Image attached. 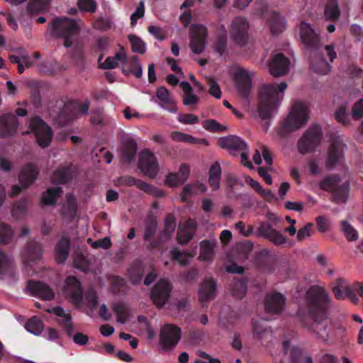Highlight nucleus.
<instances>
[{
    "label": "nucleus",
    "instance_id": "obj_50",
    "mask_svg": "<svg viewBox=\"0 0 363 363\" xmlns=\"http://www.w3.org/2000/svg\"><path fill=\"white\" fill-rule=\"evenodd\" d=\"M13 236L11 228L4 224L0 225V244L9 242Z\"/></svg>",
    "mask_w": 363,
    "mask_h": 363
},
{
    "label": "nucleus",
    "instance_id": "obj_20",
    "mask_svg": "<svg viewBox=\"0 0 363 363\" xmlns=\"http://www.w3.org/2000/svg\"><path fill=\"white\" fill-rule=\"evenodd\" d=\"M18 121L13 114L2 116L0 118V136L3 138L13 135L17 130Z\"/></svg>",
    "mask_w": 363,
    "mask_h": 363
},
{
    "label": "nucleus",
    "instance_id": "obj_25",
    "mask_svg": "<svg viewBox=\"0 0 363 363\" xmlns=\"http://www.w3.org/2000/svg\"><path fill=\"white\" fill-rule=\"evenodd\" d=\"M285 305V298L279 293L269 294L265 298V310L271 313H281Z\"/></svg>",
    "mask_w": 363,
    "mask_h": 363
},
{
    "label": "nucleus",
    "instance_id": "obj_49",
    "mask_svg": "<svg viewBox=\"0 0 363 363\" xmlns=\"http://www.w3.org/2000/svg\"><path fill=\"white\" fill-rule=\"evenodd\" d=\"M253 336L262 339L264 333H267V328L263 325L262 321L255 320L252 323Z\"/></svg>",
    "mask_w": 363,
    "mask_h": 363
},
{
    "label": "nucleus",
    "instance_id": "obj_42",
    "mask_svg": "<svg viewBox=\"0 0 363 363\" xmlns=\"http://www.w3.org/2000/svg\"><path fill=\"white\" fill-rule=\"evenodd\" d=\"M346 108L347 104H344L339 106L334 113L336 121L345 125L350 123L349 116L346 114Z\"/></svg>",
    "mask_w": 363,
    "mask_h": 363
},
{
    "label": "nucleus",
    "instance_id": "obj_35",
    "mask_svg": "<svg viewBox=\"0 0 363 363\" xmlns=\"http://www.w3.org/2000/svg\"><path fill=\"white\" fill-rule=\"evenodd\" d=\"M206 191V186L201 183H196L193 184H189L184 186L182 191V199L184 201L186 200V198L191 194H201Z\"/></svg>",
    "mask_w": 363,
    "mask_h": 363
},
{
    "label": "nucleus",
    "instance_id": "obj_8",
    "mask_svg": "<svg viewBox=\"0 0 363 363\" xmlns=\"http://www.w3.org/2000/svg\"><path fill=\"white\" fill-rule=\"evenodd\" d=\"M323 54L328 56L330 62L337 56L333 45H325L320 49V52H314L311 57V67L313 72L319 74H326L330 70V65L323 58Z\"/></svg>",
    "mask_w": 363,
    "mask_h": 363
},
{
    "label": "nucleus",
    "instance_id": "obj_53",
    "mask_svg": "<svg viewBox=\"0 0 363 363\" xmlns=\"http://www.w3.org/2000/svg\"><path fill=\"white\" fill-rule=\"evenodd\" d=\"M131 184L136 186L138 188L149 193V194H157V190L155 189L152 186L145 183L144 182L141 180H136V179H132L131 180Z\"/></svg>",
    "mask_w": 363,
    "mask_h": 363
},
{
    "label": "nucleus",
    "instance_id": "obj_37",
    "mask_svg": "<svg viewBox=\"0 0 363 363\" xmlns=\"http://www.w3.org/2000/svg\"><path fill=\"white\" fill-rule=\"evenodd\" d=\"M341 231L348 241H356L359 238L357 230L347 221H341Z\"/></svg>",
    "mask_w": 363,
    "mask_h": 363
},
{
    "label": "nucleus",
    "instance_id": "obj_64",
    "mask_svg": "<svg viewBox=\"0 0 363 363\" xmlns=\"http://www.w3.org/2000/svg\"><path fill=\"white\" fill-rule=\"evenodd\" d=\"M178 121L184 124H195L198 122L199 118L196 115L192 113L189 114H179Z\"/></svg>",
    "mask_w": 363,
    "mask_h": 363
},
{
    "label": "nucleus",
    "instance_id": "obj_57",
    "mask_svg": "<svg viewBox=\"0 0 363 363\" xmlns=\"http://www.w3.org/2000/svg\"><path fill=\"white\" fill-rule=\"evenodd\" d=\"M68 170L65 168L57 169L53 175L52 180L54 182L63 183L68 179Z\"/></svg>",
    "mask_w": 363,
    "mask_h": 363
},
{
    "label": "nucleus",
    "instance_id": "obj_2",
    "mask_svg": "<svg viewBox=\"0 0 363 363\" xmlns=\"http://www.w3.org/2000/svg\"><path fill=\"white\" fill-rule=\"evenodd\" d=\"M52 34L56 38L64 39V45L74 61L82 57L81 45L79 40V26L72 19L65 17L56 18L49 26Z\"/></svg>",
    "mask_w": 363,
    "mask_h": 363
},
{
    "label": "nucleus",
    "instance_id": "obj_48",
    "mask_svg": "<svg viewBox=\"0 0 363 363\" xmlns=\"http://www.w3.org/2000/svg\"><path fill=\"white\" fill-rule=\"evenodd\" d=\"M270 242L277 245H284L286 242V237L279 230H274L267 238Z\"/></svg>",
    "mask_w": 363,
    "mask_h": 363
},
{
    "label": "nucleus",
    "instance_id": "obj_33",
    "mask_svg": "<svg viewBox=\"0 0 363 363\" xmlns=\"http://www.w3.org/2000/svg\"><path fill=\"white\" fill-rule=\"evenodd\" d=\"M221 169L218 163L213 164L209 170V184L213 189H218L220 186Z\"/></svg>",
    "mask_w": 363,
    "mask_h": 363
},
{
    "label": "nucleus",
    "instance_id": "obj_7",
    "mask_svg": "<svg viewBox=\"0 0 363 363\" xmlns=\"http://www.w3.org/2000/svg\"><path fill=\"white\" fill-rule=\"evenodd\" d=\"M250 23L243 16L234 18L229 28L230 39L238 46L242 47L249 41Z\"/></svg>",
    "mask_w": 363,
    "mask_h": 363
},
{
    "label": "nucleus",
    "instance_id": "obj_27",
    "mask_svg": "<svg viewBox=\"0 0 363 363\" xmlns=\"http://www.w3.org/2000/svg\"><path fill=\"white\" fill-rule=\"evenodd\" d=\"M216 241L203 240L199 244V259L211 263L215 257Z\"/></svg>",
    "mask_w": 363,
    "mask_h": 363
},
{
    "label": "nucleus",
    "instance_id": "obj_31",
    "mask_svg": "<svg viewBox=\"0 0 363 363\" xmlns=\"http://www.w3.org/2000/svg\"><path fill=\"white\" fill-rule=\"evenodd\" d=\"M25 328L28 333L39 335L43 332L44 325L40 318L33 316L26 323Z\"/></svg>",
    "mask_w": 363,
    "mask_h": 363
},
{
    "label": "nucleus",
    "instance_id": "obj_54",
    "mask_svg": "<svg viewBox=\"0 0 363 363\" xmlns=\"http://www.w3.org/2000/svg\"><path fill=\"white\" fill-rule=\"evenodd\" d=\"M351 115L356 120L363 117V98L359 99L353 105L351 111Z\"/></svg>",
    "mask_w": 363,
    "mask_h": 363
},
{
    "label": "nucleus",
    "instance_id": "obj_59",
    "mask_svg": "<svg viewBox=\"0 0 363 363\" xmlns=\"http://www.w3.org/2000/svg\"><path fill=\"white\" fill-rule=\"evenodd\" d=\"M274 230V229L269 223L263 222L260 223L257 228V233L259 235L267 238Z\"/></svg>",
    "mask_w": 363,
    "mask_h": 363
},
{
    "label": "nucleus",
    "instance_id": "obj_14",
    "mask_svg": "<svg viewBox=\"0 0 363 363\" xmlns=\"http://www.w3.org/2000/svg\"><path fill=\"white\" fill-rule=\"evenodd\" d=\"M139 168L147 176L155 177L159 170L156 157L149 150H145L140 154Z\"/></svg>",
    "mask_w": 363,
    "mask_h": 363
},
{
    "label": "nucleus",
    "instance_id": "obj_34",
    "mask_svg": "<svg viewBox=\"0 0 363 363\" xmlns=\"http://www.w3.org/2000/svg\"><path fill=\"white\" fill-rule=\"evenodd\" d=\"M340 10L337 0H328L325 9V17L329 20H336L339 18Z\"/></svg>",
    "mask_w": 363,
    "mask_h": 363
},
{
    "label": "nucleus",
    "instance_id": "obj_4",
    "mask_svg": "<svg viewBox=\"0 0 363 363\" xmlns=\"http://www.w3.org/2000/svg\"><path fill=\"white\" fill-rule=\"evenodd\" d=\"M63 293L69 301L77 306H81L86 302L90 306L94 307L97 303L95 291L90 290L83 294L80 282L74 277L67 278Z\"/></svg>",
    "mask_w": 363,
    "mask_h": 363
},
{
    "label": "nucleus",
    "instance_id": "obj_28",
    "mask_svg": "<svg viewBox=\"0 0 363 363\" xmlns=\"http://www.w3.org/2000/svg\"><path fill=\"white\" fill-rule=\"evenodd\" d=\"M196 223L193 220H189L183 224L179 225L177 239L179 243L186 244L192 239Z\"/></svg>",
    "mask_w": 363,
    "mask_h": 363
},
{
    "label": "nucleus",
    "instance_id": "obj_39",
    "mask_svg": "<svg viewBox=\"0 0 363 363\" xmlns=\"http://www.w3.org/2000/svg\"><path fill=\"white\" fill-rule=\"evenodd\" d=\"M18 55H11L9 59L12 63L18 64L21 62L25 63V66L29 67L32 66L33 62L30 57L27 55V53L23 49H18L17 50Z\"/></svg>",
    "mask_w": 363,
    "mask_h": 363
},
{
    "label": "nucleus",
    "instance_id": "obj_47",
    "mask_svg": "<svg viewBox=\"0 0 363 363\" xmlns=\"http://www.w3.org/2000/svg\"><path fill=\"white\" fill-rule=\"evenodd\" d=\"M113 310L118 316V322L120 323H125L128 319V308L123 304H116Z\"/></svg>",
    "mask_w": 363,
    "mask_h": 363
},
{
    "label": "nucleus",
    "instance_id": "obj_30",
    "mask_svg": "<svg viewBox=\"0 0 363 363\" xmlns=\"http://www.w3.org/2000/svg\"><path fill=\"white\" fill-rule=\"evenodd\" d=\"M13 262L11 258L5 252L0 251V278L12 272Z\"/></svg>",
    "mask_w": 363,
    "mask_h": 363
},
{
    "label": "nucleus",
    "instance_id": "obj_21",
    "mask_svg": "<svg viewBox=\"0 0 363 363\" xmlns=\"http://www.w3.org/2000/svg\"><path fill=\"white\" fill-rule=\"evenodd\" d=\"M26 289L32 295L39 296L44 300H51L54 298L53 291L43 283L29 281Z\"/></svg>",
    "mask_w": 363,
    "mask_h": 363
},
{
    "label": "nucleus",
    "instance_id": "obj_38",
    "mask_svg": "<svg viewBox=\"0 0 363 363\" xmlns=\"http://www.w3.org/2000/svg\"><path fill=\"white\" fill-rule=\"evenodd\" d=\"M60 188H50L43 193L42 201L45 205H52L56 202V200L60 196Z\"/></svg>",
    "mask_w": 363,
    "mask_h": 363
},
{
    "label": "nucleus",
    "instance_id": "obj_15",
    "mask_svg": "<svg viewBox=\"0 0 363 363\" xmlns=\"http://www.w3.org/2000/svg\"><path fill=\"white\" fill-rule=\"evenodd\" d=\"M356 284L353 286L347 284L343 279H337L332 286V291L336 299L342 300L347 297L353 303L358 301V298L355 294Z\"/></svg>",
    "mask_w": 363,
    "mask_h": 363
},
{
    "label": "nucleus",
    "instance_id": "obj_13",
    "mask_svg": "<svg viewBox=\"0 0 363 363\" xmlns=\"http://www.w3.org/2000/svg\"><path fill=\"white\" fill-rule=\"evenodd\" d=\"M207 30L200 24L193 25L190 34V48L195 54H201L206 48Z\"/></svg>",
    "mask_w": 363,
    "mask_h": 363
},
{
    "label": "nucleus",
    "instance_id": "obj_16",
    "mask_svg": "<svg viewBox=\"0 0 363 363\" xmlns=\"http://www.w3.org/2000/svg\"><path fill=\"white\" fill-rule=\"evenodd\" d=\"M38 174L37 167L34 164H29L26 165L19 176L21 186H13L11 192V195L17 194L21 187L26 189L33 183L37 178Z\"/></svg>",
    "mask_w": 363,
    "mask_h": 363
},
{
    "label": "nucleus",
    "instance_id": "obj_17",
    "mask_svg": "<svg viewBox=\"0 0 363 363\" xmlns=\"http://www.w3.org/2000/svg\"><path fill=\"white\" fill-rule=\"evenodd\" d=\"M345 145L340 138L334 139L328 149L326 166L328 169L333 168L340 163L343 157Z\"/></svg>",
    "mask_w": 363,
    "mask_h": 363
},
{
    "label": "nucleus",
    "instance_id": "obj_24",
    "mask_svg": "<svg viewBox=\"0 0 363 363\" xmlns=\"http://www.w3.org/2000/svg\"><path fill=\"white\" fill-rule=\"evenodd\" d=\"M216 292L217 286L216 281L211 278L206 279L199 287V300L203 303L213 300L216 296Z\"/></svg>",
    "mask_w": 363,
    "mask_h": 363
},
{
    "label": "nucleus",
    "instance_id": "obj_41",
    "mask_svg": "<svg viewBox=\"0 0 363 363\" xmlns=\"http://www.w3.org/2000/svg\"><path fill=\"white\" fill-rule=\"evenodd\" d=\"M50 4V0H35L28 6V11L30 13H40L46 10Z\"/></svg>",
    "mask_w": 363,
    "mask_h": 363
},
{
    "label": "nucleus",
    "instance_id": "obj_23",
    "mask_svg": "<svg viewBox=\"0 0 363 363\" xmlns=\"http://www.w3.org/2000/svg\"><path fill=\"white\" fill-rule=\"evenodd\" d=\"M298 35L302 43L308 47H312L319 41L318 34L312 29L308 23L305 22H302L299 25Z\"/></svg>",
    "mask_w": 363,
    "mask_h": 363
},
{
    "label": "nucleus",
    "instance_id": "obj_51",
    "mask_svg": "<svg viewBox=\"0 0 363 363\" xmlns=\"http://www.w3.org/2000/svg\"><path fill=\"white\" fill-rule=\"evenodd\" d=\"M203 127L207 130L214 131V132H221L225 129V128L219 124L217 121L214 120H206L203 123Z\"/></svg>",
    "mask_w": 363,
    "mask_h": 363
},
{
    "label": "nucleus",
    "instance_id": "obj_10",
    "mask_svg": "<svg viewBox=\"0 0 363 363\" xmlns=\"http://www.w3.org/2000/svg\"><path fill=\"white\" fill-rule=\"evenodd\" d=\"M182 337V330L174 324L164 325L160 332V345L162 349L168 350L177 346Z\"/></svg>",
    "mask_w": 363,
    "mask_h": 363
},
{
    "label": "nucleus",
    "instance_id": "obj_1",
    "mask_svg": "<svg viewBox=\"0 0 363 363\" xmlns=\"http://www.w3.org/2000/svg\"><path fill=\"white\" fill-rule=\"evenodd\" d=\"M305 305L298 308L297 316L305 327L315 333L320 339L327 340L330 336L327 330L325 308L330 303V297L322 287L311 289Z\"/></svg>",
    "mask_w": 363,
    "mask_h": 363
},
{
    "label": "nucleus",
    "instance_id": "obj_26",
    "mask_svg": "<svg viewBox=\"0 0 363 363\" xmlns=\"http://www.w3.org/2000/svg\"><path fill=\"white\" fill-rule=\"evenodd\" d=\"M156 95L160 101V106L162 108L170 113L177 112V106L176 101L165 87H159L157 89Z\"/></svg>",
    "mask_w": 363,
    "mask_h": 363
},
{
    "label": "nucleus",
    "instance_id": "obj_5",
    "mask_svg": "<svg viewBox=\"0 0 363 363\" xmlns=\"http://www.w3.org/2000/svg\"><path fill=\"white\" fill-rule=\"evenodd\" d=\"M308 119L309 111L306 103L300 100L295 101L282 122L281 130L286 132L297 130L305 125Z\"/></svg>",
    "mask_w": 363,
    "mask_h": 363
},
{
    "label": "nucleus",
    "instance_id": "obj_19",
    "mask_svg": "<svg viewBox=\"0 0 363 363\" xmlns=\"http://www.w3.org/2000/svg\"><path fill=\"white\" fill-rule=\"evenodd\" d=\"M267 24L272 35H277L281 33L286 28V21L278 13L269 11L263 14Z\"/></svg>",
    "mask_w": 363,
    "mask_h": 363
},
{
    "label": "nucleus",
    "instance_id": "obj_44",
    "mask_svg": "<svg viewBox=\"0 0 363 363\" xmlns=\"http://www.w3.org/2000/svg\"><path fill=\"white\" fill-rule=\"evenodd\" d=\"M171 136L172 138L176 142H183L191 144H194L196 142V139L191 135L186 134L180 131L173 132Z\"/></svg>",
    "mask_w": 363,
    "mask_h": 363
},
{
    "label": "nucleus",
    "instance_id": "obj_52",
    "mask_svg": "<svg viewBox=\"0 0 363 363\" xmlns=\"http://www.w3.org/2000/svg\"><path fill=\"white\" fill-rule=\"evenodd\" d=\"M131 184L136 186L138 188L149 193V194H157V190L155 189L152 186L145 183L144 182L141 180H136V179H132L131 180Z\"/></svg>",
    "mask_w": 363,
    "mask_h": 363
},
{
    "label": "nucleus",
    "instance_id": "obj_29",
    "mask_svg": "<svg viewBox=\"0 0 363 363\" xmlns=\"http://www.w3.org/2000/svg\"><path fill=\"white\" fill-rule=\"evenodd\" d=\"M69 240L66 237H62L55 247V258L58 262H64L69 255Z\"/></svg>",
    "mask_w": 363,
    "mask_h": 363
},
{
    "label": "nucleus",
    "instance_id": "obj_11",
    "mask_svg": "<svg viewBox=\"0 0 363 363\" xmlns=\"http://www.w3.org/2000/svg\"><path fill=\"white\" fill-rule=\"evenodd\" d=\"M29 128L35 135L37 142L40 147H45L50 145L53 133L50 126L38 118H32L29 123Z\"/></svg>",
    "mask_w": 363,
    "mask_h": 363
},
{
    "label": "nucleus",
    "instance_id": "obj_58",
    "mask_svg": "<svg viewBox=\"0 0 363 363\" xmlns=\"http://www.w3.org/2000/svg\"><path fill=\"white\" fill-rule=\"evenodd\" d=\"M317 228L320 233H325L330 228V222L328 218L325 216H318L316 218Z\"/></svg>",
    "mask_w": 363,
    "mask_h": 363
},
{
    "label": "nucleus",
    "instance_id": "obj_12",
    "mask_svg": "<svg viewBox=\"0 0 363 363\" xmlns=\"http://www.w3.org/2000/svg\"><path fill=\"white\" fill-rule=\"evenodd\" d=\"M172 286L167 279H160L153 287L150 298L157 308L163 307L169 298Z\"/></svg>",
    "mask_w": 363,
    "mask_h": 363
},
{
    "label": "nucleus",
    "instance_id": "obj_40",
    "mask_svg": "<svg viewBox=\"0 0 363 363\" xmlns=\"http://www.w3.org/2000/svg\"><path fill=\"white\" fill-rule=\"evenodd\" d=\"M128 39L130 42L133 52L138 53H143L145 52V44L140 38L130 35L128 36Z\"/></svg>",
    "mask_w": 363,
    "mask_h": 363
},
{
    "label": "nucleus",
    "instance_id": "obj_18",
    "mask_svg": "<svg viewBox=\"0 0 363 363\" xmlns=\"http://www.w3.org/2000/svg\"><path fill=\"white\" fill-rule=\"evenodd\" d=\"M289 60L283 54H276L269 63V71L274 77H281L289 72Z\"/></svg>",
    "mask_w": 363,
    "mask_h": 363
},
{
    "label": "nucleus",
    "instance_id": "obj_60",
    "mask_svg": "<svg viewBox=\"0 0 363 363\" xmlns=\"http://www.w3.org/2000/svg\"><path fill=\"white\" fill-rule=\"evenodd\" d=\"M145 6L143 1H140L135 11L130 16L131 24L135 26L138 20L144 16Z\"/></svg>",
    "mask_w": 363,
    "mask_h": 363
},
{
    "label": "nucleus",
    "instance_id": "obj_36",
    "mask_svg": "<svg viewBox=\"0 0 363 363\" xmlns=\"http://www.w3.org/2000/svg\"><path fill=\"white\" fill-rule=\"evenodd\" d=\"M170 255L172 259L177 262L181 266H186L189 264L191 259L194 256V254L182 252L176 248L171 250Z\"/></svg>",
    "mask_w": 363,
    "mask_h": 363
},
{
    "label": "nucleus",
    "instance_id": "obj_3",
    "mask_svg": "<svg viewBox=\"0 0 363 363\" xmlns=\"http://www.w3.org/2000/svg\"><path fill=\"white\" fill-rule=\"evenodd\" d=\"M286 87V82L264 84L260 87L257 108V113L260 118L268 119L276 113Z\"/></svg>",
    "mask_w": 363,
    "mask_h": 363
},
{
    "label": "nucleus",
    "instance_id": "obj_22",
    "mask_svg": "<svg viewBox=\"0 0 363 363\" xmlns=\"http://www.w3.org/2000/svg\"><path fill=\"white\" fill-rule=\"evenodd\" d=\"M50 313H53L57 316L60 319L58 323L63 327L69 336L74 334V327L72 323L71 315L69 313L65 312L61 307H52L46 309Z\"/></svg>",
    "mask_w": 363,
    "mask_h": 363
},
{
    "label": "nucleus",
    "instance_id": "obj_63",
    "mask_svg": "<svg viewBox=\"0 0 363 363\" xmlns=\"http://www.w3.org/2000/svg\"><path fill=\"white\" fill-rule=\"evenodd\" d=\"M165 183L171 186H176L184 183L177 173H169L166 178Z\"/></svg>",
    "mask_w": 363,
    "mask_h": 363
},
{
    "label": "nucleus",
    "instance_id": "obj_9",
    "mask_svg": "<svg viewBox=\"0 0 363 363\" xmlns=\"http://www.w3.org/2000/svg\"><path fill=\"white\" fill-rule=\"evenodd\" d=\"M322 131L319 125L308 128L298 143V150L301 154L313 152L320 144Z\"/></svg>",
    "mask_w": 363,
    "mask_h": 363
},
{
    "label": "nucleus",
    "instance_id": "obj_45",
    "mask_svg": "<svg viewBox=\"0 0 363 363\" xmlns=\"http://www.w3.org/2000/svg\"><path fill=\"white\" fill-rule=\"evenodd\" d=\"M246 289V281L245 280H239L234 283L232 288V294L233 296L240 298L245 294Z\"/></svg>",
    "mask_w": 363,
    "mask_h": 363
},
{
    "label": "nucleus",
    "instance_id": "obj_62",
    "mask_svg": "<svg viewBox=\"0 0 363 363\" xmlns=\"http://www.w3.org/2000/svg\"><path fill=\"white\" fill-rule=\"evenodd\" d=\"M130 65L132 66L131 72H133L134 75L140 78L143 75V68L140 63L138 61L137 57H133L130 60Z\"/></svg>",
    "mask_w": 363,
    "mask_h": 363
},
{
    "label": "nucleus",
    "instance_id": "obj_61",
    "mask_svg": "<svg viewBox=\"0 0 363 363\" xmlns=\"http://www.w3.org/2000/svg\"><path fill=\"white\" fill-rule=\"evenodd\" d=\"M78 5L81 10L86 12H94L96 10V3L94 0H79Z\"/></svg>",
    "mask_w": 363,
    "mask_h": 363
},
{
    "label": "nucleus",
    "instance_id": "obj_56",
    "mask_svg": "<svg viewBox=\"0 0 363 363\" xmlns=\"http://www.w3.org/2000/svg\"><path fill=\"white\" fill-rule=\"evenodd\" d=\"M88 242L94 248L108 249L111 246V241L108 237H105L103 239L93 242L91 239Z\"/></svg>",
    "mask_w": 363,
    "mask_h": 363
},
{
    "label": "nucleus",
    "instance_id": "obj_46",
    "mask_svg": "<svg viewBox=\"0 0 363 363\" xmlns=\"http://www.w3.org/2000/svg\"><path fill=\"white\" fill-rule=\"evenodd\" d=\"M313 225L311 223H307L303 227L301 228L296 234V240L299 242L305 240L310 238L312 234Z\"/></svg>",
    "mask_w": 363,
    "mask_h": 363
},
{
    "label": "nucleus",
    "instance_id": "obj_32",
    "mask_svg": "<svg viewBox=\"0 0 363 363\" xmlns=\"http://www.w3.org/2000/svg\"><path fill=\"white\" fill-rule=\"evenodd\" d=\"M222 145L230 149L245 150L247 144L237 136H230L222 140Z\"/></svg>",
    "mask_w": 363,
    "mask_h": 363
},
{
    "label": "nucleus",
    "instance_id": "obj_6",
    "mask_svg": "<svg viewBox=\"0 0 363 363\" xmlns=\"http://www.w3.org/2000/svg\"><path fill=\"white\" fill-rule=\"evenodd\" d=\"M323 190L332 191L336 203H345L349 196L350 184L345 181L341 182L340 178L337 175L325 177L320 184Z\"/></svg>",
    "mask_w": 363,
    "mask_h": 363
},
{
    "label": "nucleus",
    "instance_id": "obj_43",
    "mask_svg": "<svg viewBox=\"0 0 363 363\" xmlns=\"http://www.w3.org/2000/svg\"><path fill=\"white\" fill-rule=\"evenodd\" d=\"M248 183L252 186V188H253L264 198L267 199H271L274 197L272 191L270 190L263 189V187L258 182L250 179H249Z\"/></svg>",
    "mask_w": 363,
    "mask_h": 363
},
{
    "label": "nucleus",
    "instance_id": "obj_55",
    "mask_svg": "<svg viewBox=\"0 0 363 363\" xmlns=\"http://www.w3.org/2000/svg\"><path fill=\"white\" fill-rule=\"evenodd\" d=\"M208 84L209 86V94L216 99L221 97V91L218 83L213 79H208Z\"/></svg>",
    "mask_w": 363,
    "mask_h": 363
}]
</instances>
